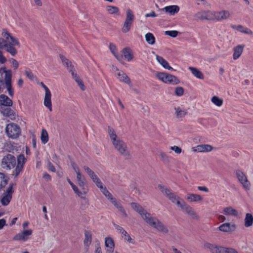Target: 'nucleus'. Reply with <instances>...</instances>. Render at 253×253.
Masks as SVG:
<instances>
[{"mask_svg":"<svg viewBox=\"0 0 253 253\" xmlns=\"http://www.w3.org/2000/svg\"><path fill=\"white\" fill-rule=\"evenodd\" d=\"M131 207L135 211L139 213L143 220L150 226L159 232L164 234L168 233L169 230L167 227L157 218L152 216L140 205L135 203H132Z\"/></svg>","mask_w":253,"mask_h":253,"instance_id":"1","label":"nucleus"},{"mask_svg":"<svg viewBox=\"0 0 253 253\" xmlns=\"http://www.w3.org/2000/svg\"><path fill=\"white\" fill-rule=\"evenodd\" d=\"M158 188L171 202L176 204L178 206L180 207L182 211L190 216L192 219L195 220H198L199 219V215L194 209L185 202L182 201L180 202L179 197L176 196L174 193L172 192L169 189H168L162 185H159Z\"/></svg>","mask_w":253,"mask_h":253,"instance_id":"2","label":"nucleus"},{"mask_svg":"<svg viewBox=\"0 0 253 253\" xmlns=\"http://www.w3.org/2000/svg\"><path fill=\"white\" fill-rule=\"evenodd\" d=\"M107 133L114 149L123 157L130 158V153L126 143L118 136L115 129L108 126Z\"/></svg>","mask_w":253,"mask_h":253,"instance_id":"3","label":"nucleus"},{"mask_svg":"<svg viewBox=\"0 0 253 253\" xmlns=\"http://www.w3.org/2000/svg\"><path fill=\"white\" fill-rule=\"evenodd\" d=\"M1 36L7 41H8L9 40H10L11 41V42H9V43H8L4 47L6 49V50L12 56L15 55L17 53V51L14 48V46L19 45V42L18 40L16 38L12 37L10 33H9L8 31L5 29H2Z\"/></svg>","mask_w":253,"mask_h":253,"instance_id":"4","label":"nucleus"},{"mask_svg":"<svg viewBox=\"0 0 253 253\" xmlns=\"http://www.w3.org/2000/svg\"><path fill=\"white\" fill-rule=\"evenodd\" d=\"M156 77L162 82L173 85H176L180 83L179 80L175 76L164 72H157Z\"/></svg>","mask_w":253,"mask_h":253,"instance_id":"5","label":"nucleus"},{"mask_svg":"<svg viewBox=\"0 0 253 253\" xmlns=\"http://www.w3.org/2000/svg\"><path fill=\"white\" fill-rule=\"evenodd\" d=\"M5 132L9 138L16 139L21 134V128L14 123H10L6 125Z\"/></svg>","mask_w":253,"mask_h":253,"instance_id":"6","label":"nucleus"},{"mask_svg":"<svg viewBox=\"0 0 253 253\" xmlns=\"http://www.w3.org/2000/svg\"><path fill=\"white\" fill-rule=\"evenodd\" d=\"M134 20V15L132 11L130 9H126V17L122 28L123 33H126L130 31Z\"/></svg>","mask_w":253,"mask_h":253,"instance_id":"7","label":"nucleus"},{"mask_svg":"<svg viewBox=\"0 0 253 253\" xmlns=\"http://www.w3.org/2000/svg\"><path fill=\"white\" fill-rule=\"evenodd\" d=\"M235 173L238 182L245 190H249L251 188V183L246 174L240 169L235 170Z\"/></svg>","mask_w":253,"mask_h":253,"instance_id":"8","label":"nucleus"},{"mask_svg":"<svg viewBox=\"0 0 253 253\" xmlns=\"http://www.w3.org/2000/svg\"><path fill=\"white\" fill-rule=\"evenodd\" d=\"M1 70L5 73L4 83L8 94L10 97H13L14 91L11 84L12 72L10 70H7L5 67L1 68Z\"/></svg>","mask_w":253,"mask_h":253,"instance_id":"9","label":"nucleus"},{"mask_svg":"<svg viewBox=\"0 0 253 253\" xmlns=\"http://www.w3.org/2000/svg\"><path fill=\"white\" fill-rule=\"evenodd\" d=\"M13 186V184H10L1 195L0 203L3 206L8 205L12 200V194L14 192Z\"/></svg>","mask_w":253,"mask_h":253,"instance_id":"10","label":"nucleus"},{"mask_svg":"<svg viewBox=\"0 0 253 253\" xmlns=\"http://www.w3.org/2000/svg\"><path fill=\"white\" fill-rule=\"evenodd\" d=\"M15 158L11 154H7L2 159L1 165L3 169H11L15 167Z\"/></svg>","mask_w":253,"mask_h":253,"instance_id":"11","label":"nucleus"},{"mask_svg":"<svg viewBox=\"0 0 253 253\" xmlns=\"http://www.w3.org/2000/svg\"><path fill=\"white\" fill-rule=\"evenodd\" d=\"M40 84L45 90L43 104L50 111H52L51 94L50 91L42 82H41Z\"/></svg>","mask_w":253,"mask_h":253,"instance_id":"12","label":"nucleus"},{"mask_svg":"<svg viewBox=\"0 0 253 253\" xmlns=\"http://www.w3.org/2000/svg\"><path fill=\"white\" fill-rule=\"evenodd\" d=\"M112 71L116 74L117 76L118 79L120 82L124 83L127 84H131V81L129 78L126 74L123 71L120 70L117 67L113 66Z\"/></svg>","mask_w":253,"mask_h":253,"instance_id":"13","label":"nucleus"},{"mask_svg":"<svg viewBox=\"0 0 253 253\" xmlns=\"http://www.w3.org/2000/svg\"><path fill=\"white\" fill-rule=\"evenodd\" d=\"M32 230L30 229L28 230H24L23 231L16 234L13 237V240L16 241L26 242L28 240L29 237L32 235Z\"/></svg>","mask_w":253,"mask_h":253,"instance_id":"14","label":"nucleus"},{"mask_svg":"<svg viewBox=\"0 0 253 253\" xmlns=\"http://www.w3.org/2000/svg\"><path fill=\"white\" fill-rule=\"evenodd\" d=\"M213 12L210 11H200L194 14L193 20L195 21H199L206 19H212Z\"/></svg>","mask_w":253,"mask_h":253,"instance_id":"15","label":"nucleus"},{"mask_svg":"<svg viewBox=\"0 0 253 253\" xmlns=\"http://www.w3.org/2000/svg\"><path fill=\"white\" fill-rule=\"evenodd\" d=\"M78 185L79 186V188L77 187L76 194L80 198L84 199H85L86 194L88 191V188L86 182H83L82 183H78Z\"/></svg>","mask_w":253,"mask_h":253,"instance_id":"16","label":"nucleus"},{"mask_svg":"<svg viewBox=\"0 0 253 253\" xmlns=\"http://www.w3.org/2000/svg\"><path fill=\"white\" fill-rule=\"evenodd\" d=\"M236 229V225L234 223H231L229 222L222 224L218 227V229L220 231L225 233L233 232L235 231Z\"/></svg>","mask_w":253,"mask_h":253,"instance_id":"17","label":"nucleus"},{"mask_svg":"<svg viewBox=\"0 0 253 253\" xmlns=\"http://www.w3.org/2000/svg\"><path fill=\"white\" fill-rule=\"evenodd\" d=\"M212 12V18H215L217 20H226L231 15L230 12L228 10H221Z\"/></svg>","mask_w":253,"mask_h":253,"instance_id":"18","label":"nucleus"},{"mask_svg":"<svg viewBox=\"0 0 253 253\" xmlns=\"http://www.w3.org/2000/svg\"><path fill=\"white\" fill-rule=\"evenodd\" d=\"M212 147L209 144H202L193 148V151L197 152H209L211 151Z\"/></svg>","mask_w":253,"mask_h":253,"instance_id":"19","label":"nucleus"},{"mask_svg":"<svg viewBox=\"0 0 253 253\" xmlns=\"http://www.w3.org/2000/svg\"><path fill=\"white\" fill-rule=\"evenodd\" d=\"M105 246L108 253H113L115 248V244L112 238L110 237H107L105 239Z\"/></svg>","mask_w":253,"mask_h":253,"instance_id":"20","label":"nucleus"},{"mask_svg":"<svg viewBox=\"0 0 253 253\" xmlns=\"http://www.w3.org/2000/svg\"><path fill=\"white\" fill-rule=\"evenodd\" d=\"M92 242V234L89 231H85L84 245L85 249L87 251Z\"/></svg>","mask_w":253,"mask_h":253,"instance_id":"21","label":"nucleus"},{"mask_svg":"<svg viewBox=\"0 0 253 253\" xmlns=\"http://www.w3.org/2000/svg\"><path fill=\"white\" fill-rule=\"evenodd\" d=\"M163 9L169 15L173 16L179 12L180 8L177 5H171L165 6Z\"/></svg>","mask_w":253,"mask_h":253,"instance_id":"22","label":"nucleus"},{"mask_svg":"<svg viewBox=\"0 0 253 253\" xmlns=\"http://www.w3.org/2000/svg\"><path fill=\"white\" fill-rule=\"evenodd\" d=\"M204 248L205 249L209 250L211 253H220V249L222 248V247L215 244L206 243L204 244Z\"/></svg>","mask_w":253,"mask_h":253,"instance_id":"23","label":"nucleus"},{"mask_svg":"<svg viewBox=\"0 0 253 253\" xmlns=\"http://www.w3.org/2000/svg\"><path fill=\"white\" fill-rule=\"evenodd\" d=\"M186 200L190 202L200 203L203 201V198L199 194L188 193L186 196Z\"/></svg>","mask_w":253,"mask_h":253,"instance_id":"24","label":"nucleus"},{"mask_svg":"<svg viewBox=\"0 0 253 253\" xmlns=\"http://www.w3.org/2000/svg\"><path fill=\"white\" fill-rule=\"evenodd\" d=\"M109 200L112 203V204H113L114 206H115V207L117 208L118 210L122 213L124 217H126L127 216L125 209L123 208L121 204L116 200V199L112 197L109 199Z\"/></svg>","mask_w":253,"mask_h":253,"instance_id":"25","label":"nucleus"},{"mask_svg":"<svg viewBox=\"0 0 253 253\" xmlns=\"http://www.w3.org/2000/svg\"><path fill=\"white\" fill-rule=\"evenodd\" d=\"M13 102L11 99L4 94L0 95V105L4 106L10 107Z\"/></svg>","mask_w":253,"mask_h":253,"instance_id":"26","label":"nucleus"},{"mask_svg":"<svg viewBox=\"0 0 253 253\" xmlns=\"http://www.w3.org/2000/svg\"><path fill=\"white\" fill-rule=\"evenodd\" d=\"M156 60L157 62L165 69L171 70H173V68L169 66V63L162 57L156 55Z\"/></svg>","mask_w":253,"mask_h":253,"instance_id":"27","label":"nucleus"},{"mask_svg":"<svg viewBox=\"0 0 253 253\" xmlns=\"http://www.w3.org/2000/svg\"><path fill=\"white\" fill-rule=\"evenodd\" d=\"M223 213L226 216H237L238 215V211L230 206L224 209Z\"/></svg>","mask_w":253,"mask_h":253,"instance_id":"28","label":"nucleus"},{"mask_svg":"<svg viewBox=\"0 0 253 253\" xmlns=\"http://www.w3.org/2000/svg\"><path fill=\"white\" fill-rule=\"evenodd\" d=\"M175 115L177 118L184 117L187 114L186 110L182 107H176L174 108Z\"/></svg>","mask_w":253,"mask_h":253,"instance_id":"29","label":"nucleus"},{"mask_svg":"<svg viewBox=\"0 0 253 253\" xmlns=\"http://www.w3.org/2000/svg\"><path fill=\"white\" fill-rule=\"evenodd\" d=\"M244 46L238 45L234 48L233 58L234 60L238 59L242 54L243 51Z\"/></svg>","mask_w":253,"mask_h":253,"instance_id":"30","label":"nucleus"},{"mask_svg":"<svg viewBox=\"0 0 253 253\" xmlns=\"http://www.w3.org/2000/svg\"><path fill=\"white\" fill-rule=\"evenodd\" d=\"M106 10L107 13L111 15H119L120 10L119 8L113 5H107L106 7Z\"/></svg>","mask_w":253,"mask_h":253,"instance_id":"31","label":"nucleus"},{"mask_svg":"<svg viewBox=\"0 0 253 253\" xmlns=\"http://www.w3.org/2000/svg\"><path fill=\"white\" fill-rule=\"evenodd\" d=\"M253 224V215L252 214L247 213L244 219V225L246 227H249Z\"/></svg>","mask_w":253,"mask_h":253,"instance_id":"32","label":"nucleus"},{"mask_svg":"<svg viewBox=\"0 0 253 253\" xmlns=\"http://www.w3.org/2000/svg\"><path fill=\"white\" fill-rule=\"evenodd\" d=\"M188 69L191 71V73L197 78L199 79H203L204 75L203 73L198 69L195 67H189Z\"/></svg>","mask_w":253,"mask_h":253,"instance_id":"33","label":"nucleus"},{"mask_svg":"<svg viewBox=\"0 0 253 253\" xmlns=\"http://www.w3.org/2000/svg\"><path fill=\"white\" fill-rule=\"evenodd\" d=\"M232 28L233 29L237 30V31H238L241 33H245L246 34L252 35L253 34L252 31L251 30L247 28L243 27L242 25H238V26L233 25V26H232Z\"/></svg>","mask_w":253,"mask_h":253,"instance_id":"34","label":"nucleus"},{"mask_svg":"<svg viewBox=\"0 0 253 253\" xmlns=\"http://www.w3.org/2000/svg\"><path fill=\"white\" fill-rule=\"evenodd\" d=\"M122 54L127 61H130L133 58V55L129 48H125L123 49Z\"/></svg>","mask_w":253,"mask_h":253,"instance_id":"35","label":"nucleus"},{"mask_svg":"<svg viewBox=\"0 0 253 253\" xmlns=\"http://www.w3.org/2000/svg\"><path fill=\"white\" fill-rule=\"evenodd\" d=\"M60 58L63 64L66 66L69 72L72 74V71H75L73 69V66L71 62L62 55H60Z\"/></svg>","mask_w":253,"mask_h":253,"instance_id":"36","label":"nucleus"},{"mask_svg":"<svg viewBox=\"0 0 253 253\" xmlns=\"http://www.w3.org/2000/svg\"><path fill=\"white\" fill-rule=\"evenodd\" d=\"M71 75L72 77L74 79L75 81L78 84L79 86L80 87L81 89L82 90H84L85 89V86L84 84V83L80 77L77 75L75 71H72Z\"/></svg>","mask_w":253,"mask_h":253,"instance_id":"37","label":"nucleus"},{"mask_svg":"<svg viewBox=\"0 0 253 253\" xmlns=\"http://www.w3.org/2000/svg\"><path fill=\"white\" fill-rule=\"evenodd\" d=\"M109 49L111 53L114 55L116 59L119 61H121L122 59V56L117 52L116 45L113 43H110L109 44Z\"/></svg>","mask_w":253,"mask_h":253,"instance_id":"38","label":"nucleus"},{"mask_svg":"<svg viewBox=\"0 0 253 253\" xmlns=\"http://www.w3.org/2000/svg\"><path fill=\"white\" fill-rule=\"evenodd\" d=\"M8 178L3 173L0 172V190L3 189L7 184Z\"/></svg>","mask_w":253,"mask_h":253,"instance_id":"39","label":"nucleus"},{"mask_svg":"<svg viewBox=\"0 0 253 253\" xmlns=\"http://www.w3.org/2000/svg\"><path fill=\"white\" fill-rule=\"evenodd\" d=\"M145 40L146 42L150 45H153L155 42V38L151 33H147L145 36Z\"/></svg>","mask_w":253,"mask_h":253,"instance_id":"40","label":"nucleus"},{"mask_svg":"<svg viewBox=\"0 0 253 253\" xmlns=\"http://www.w3.org/2000/svg\"><path fill=\"white\" fill-rule=\"evenodd\" d=\"M211 102L217 107H220L222 105L223 100L222 99L219 98L217 96H214L211 98Z\"/></svg>","mask_w":253,"mask_h":253,"instance_id":"41","label":"nucleus"},{"mask_svg":"<svg viewBox=\"0 0 253 253\" xmlns=\"http://www.w3.org/2000/svg\"><path fill=\"white\" fill-rule=\"evenodd\" d=\"M41 140L42 142L45 144L48 141V135L46 130L43 129L41 132Z\"/></svg>","mask_w":253,"mask_h":253,"instance_id":"42","label":"nucleus"},{"mask_svg":"<svg viewBox=\"0 0 253 253\" xmlns=\"http://www.w3.org/2000/svg\"><path fill=\"white\" fill-rule=\"evenodd\" d=\"M17 166H21L24 168V166L26 162V159L23 154H20L17 157Z\"/></svg>","mask_w":253,"mask_h":253,"instance_id":"43","label":"nucleus"},{"mask_svg":"<svg viewBox=\"0 0 253 253\" xmlns=\"http://www.w3.org/2000/svg\"><path fill=\"white\" fill-rule=\"evenodd\" d=\"M122 235V238L124 240H126L129 243L134 244L135 243L134 241L131 238L129 234L125 231Z\"/></svg>","mask_w":253,"mask_h":253,"instance_id":"44","label":"nucleus"},{"mask_svg":"<svg viewBox=\"0 0 253 253\" xmlns=\"http://www.w3.org/2000/svg\"><path fill=\"white\" fill-rule=\"evenodd\" d=\"M93 182L95 184L96 186L99 188L100 187L102 188V186L103 185L102 182L98 177L96 175H94L92 177L90 178Z\"/></svg>","mask_w":253,"mask_h":253,"instance_id":"45","label":"nucleus"},{"mask_svg":"<svg viewBox=\"0 0 253 253\" xmlns=\"http://www.w3.org/2000/svg\"><path fill=\"white\" fill-rule=\"evenodd\" d=\"M99 188L101 192L107 198H108V199L109 200L113 197L111 194L108 191L105 187H104L103 185L102 186V188L100 187Z\"/></svg>","mask_w":253,"mask_h":253,"instance_id":"46","label":"nucleus"},{"mask_svg":"<svg viewBox=\"0 0 253 253\" xmlns=\"http://www.w3.org/2000/svg\"><path fill=\"white\" fill-rule=\"evenodd\" d=\"M220 253H238L237 252L233 249L224 248L222 247L220 249Z\"/></svg>","mask_w":253,"mask_h":253,"instance_id":"47","label":"nucleus"},{"mask_svg":"<svg viewBox=\"0 0 253 253\" xmlns=\"http://www.w3.org/2000/svg\"><path fill=\"white\" fill-rule=\"evenodd\" d=\"M178 34V31L175 30L166 31L165 32V34L172 38H175L177 36Z\"/></svg>","mask_w":253,"mask_h":253,"instance_id":"48","label":"nucleus"},{"mask_svg":"<svg viewBox=\"0 0 253 253\" xmlns=\"http://www.w3.org/2000/svg\"><path fill=\"white\" fill-rule=\"evenodd\" d=\"M175 94L177 96H181L184 94V89L182 87L178 86L175 88Z\"/></svg>","mask_w":253,"mask_h":253,"instance_id":"49","label":"nucleus"},{"mask_svg":"<svg viewBox=\"0 0 253 253\" xmlns=\"http://www.w3.org/2000/svg\"><path fill=\"white\" fill-rule=\"evenodd\" d=\"M84 170L86 172V173L88 175L90 178L92 177L94 175H95V173L93 171H92L88 167L86 166H84L83 167Z\"/></svg>","mask_w":253,"mask_h":253,"instance_id":"50","label":"nucleus"},{"mask_svg":"<svg viewBox=\"0 0 253 253\" xmlns=\"http://www.w3.org/2000/svg\"><path fill=\"white\" fill-rule=\"evenodd\" d=\"M12 111L13 110L10 108H6L4 109H1V113L4 116L8 117L9 115V114L12 113Z\"/></svg>","mask_w":253,"mask_h":253,"instance_id":"51","label":"nucleus"},{"mask_svg":"<svg viewBox=\"0 0 253 253\" xmlns=\"http://www.w3.org/2000/svg\"><path fill=\"white\" fill-rule=\"evenodd\" d=\"M77 180L78 183H82L83 182H85V178L84 175L82 173H78L77 175Z\"/></svg>","mask_w":253,"mask_h":253,"instance_id":"52","label":"nucleus"},{"mask_svg":"<svg viewBox=\"0 0 253 253\" xmlns=\"http://www.w3.org/2000/svg\"><path fill=\"white\" fill-rule=\"evenodd\" d=\"M71 166L74 171L77 175L78 173H81V170L79 166L74 162H71Z\"/></svg>","mask_w":253,"mask_h":253,"instance_id":"53","label":"nucleus"},{"mask_svg":"<svg viewBox=\"0 0 253 253\" xmlns=\"http://www.w3.org/2000/svg\"><path fill=\"white\" fill-rule=\"evenodd\" d=\"M23 167L16 165L14 171L15 176H17L23 171Z\"/></svg>","mask_w":253,"mask_h":253,"instance_id":"54","label":"nucleus"},{"mask_svg":"<svg viewBox=\"0 0 253 253\" xmlns=\"http://www.w3.org/2000/svg\"><path fill=\"white\" fill-rule=\"evenodd\" d=\"M114 226L117 231L121 235H122L123 233L126 231L124 228L118 224L114 223Z\"/></svg>","mask_w":253,"mask_h":253,"instance_id":"55","label":"nucleus"},{"mask_svg":"<svg viewBox=\"0 0 253 253\" xmlns=\"http://www.w3.org/2000/svg\"><path fill=\"white\" fill-rule=\"evenodd\" d=\"M170 149L171 150H173V151H174V152L176 154H179L182 152L181 148H180L179 147L177 146L174 145V146H171L170 147Z\"/></svg>","mask_w":253,"mask_h":253,"instance_id":"56","label":"nucleus"},{"mask_svg":"<svg viewBox=\"0 0 253 253\" xmlns=\"http://www.w3.org/2000/svg\"><path fill=\"white\" fill-rule=\"evenodd\" d=\"M7 42H9V40L7 41L6 39L4 40L3 39L0 38V48H4L8 44Z\"/></svg>","mask_w":253,"mask_h":253,"instance_id":"57","label":"nucleus"},{"mask_svg":"<svg viewBox=\"0 0 253 253\" xmlns=\"http://www.w3.org/2000/svg\"><path fill=\"white\" fill-rule=\"evenodd\" d=\"M9 61L14 69H17L18 68L19 63L15 59L11 58L9 60Z\"/></svg>","mask_w":253,"mask_h":253,"instance_id":"58","label":"nucleus"},{"mask_svg":"<svg viewBox=\"0 0 253 253\" xmlns=\"http://www.w3.org/2000/svg\"><path fill=\"white\" fill-rule=\"evenodd\" d=\"M25 75L31 80H33L35 78L33 73L30 70L25 71Z\"/></svg>","mask_w":253,"mask_h":253,"instance_id":"59","label":"nucleus"},{"mask_svg":"<svg viewBox=\"0 0 253 253\" xmlns=\"http://www.w3.org/2000/svg\"><path fill=\"white\" fill-rule=\"evenodd\" d=\"M47 167H48V169L49 170H50L51 171L55 172V171H56L55 168H54V166L52 164V163L50 161H48L47 162Z\"/></svg>","mask_w":253,"mask_h":253,"instance_id":"60","label":"nucleus"},{"mask_svg":"<svg viewBox=\"0 0 253 253\" xmlns=\"http://www.w3.org/2000/svg\"><path fill=\"white\" fill-rule=\"evenodd\" d=\"M8 117H9L11 120H16L17 118V116L16 114V113L13 110L12 113L9 114Z\"/></svg>","mask_w":253,"mask_h":253,"instance_id":"61","label":"nucleus"},{"mask_svg":"<svg viewBox=\"0 0 253 253\" xmlns=\"http://www.w3.org/2000/svg\"><path fill=\"white\" fill-rule=\"evenodd\" d=\"M6 61V59L2 54V52L0 50V63L1 64L4 63Z\"/></svg>","mask_w":253,"mask_h":253,"instance_id":"62","label":"nucleus"},{"mask_svg":"<svg viewBox=\"0 0 253 253\" xmlns=\"http://www.w3.org/2000/svg\"><path fill=\"white\" fill-rule=\"evenodd\" d=\"M145 16L146 17H155L157 16V15L154 11H152L151 12L149 13H146L145 15Z\"/></svg>","mask_w":253,"mask_h":253,"instance_id":"63","label":"nucleus"},{"mask_svg":"<svg viewBox=\"0 0 253 253\" xmlns=\"http://www.w3.org/2000/svg\"><path fill=\"white\" fill-rule=\"evenodd\" d=\"M197 188L199 190L201 191H204L205 192H208L209 191V189L205 186H198Z\"/></svg>","mask_w":253,"mask_h":253,"instance_id":"64","label":"nucleus"}]
</instances>
